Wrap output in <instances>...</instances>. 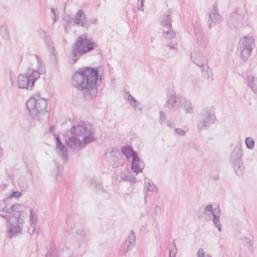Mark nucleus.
I'll use <instances>...</instances> for the list:
<instances>
[{
	"mask_svg": "<svg viewBox=\"0 0 257 257\" xmlns=\"http://www.w3.org/2000/svg\"><path fill=\"white\" fill-rule=\"evenodd\" d=\"M29 209L28 206L18 203L11 206L6 205L0 208V216L6 221L8 238L11 239L22 233L25 216Z\"/></svg>",
	"mask_w": 257,
	"mask_h": 257,
	"instance_id": "1",
	"label": "nucleus"
},
{
	"mask_svg": "<svg viewBox=\"0 0 257 257\" xmlns=\"http://www.w3.org/2000/svg\"><path fill=\"white\" fill-rule=\"evenodd\" d=\"M96 69L90 67L80 68L74 74L72 85L80 90H85L87 99L95 97L97 93V83L101 81Z\"/></svg>",
	"mask_w": 257,
	"mask_h": 257,
	"instance_id": "2",
	"label": "nucleus"
},
{
	"mask_svg": "<svg viewBox=\"0 0 257 257\" xmlns=\"http://www.w3.org/2000/svg\"><path fill=\"white\" fill-rule=\"evenodd\" d=\"M97 47L96 43L87 39L86 36H79L72 46L71 54L73 63L76 62L80 56Z\"/></svg>",
	"mask_w": 257,
	"mask_h": 257,
	"instance_id": "3",
	"label": "nucleus"
},
{
	"mask_svg": "<svg viewBox=\"0 0 257 257\" xmlns=\"http://www.w3.org/2000/svg\"><path fill=\"white\" fill-rule=\"evenodd\" d=\"M47 101L48 99L41 97L38 94H35L29 99L26 102V106L32 118L39 120L46 113Z\"/></svg>",
	"mask_w": 257,
	"mask_h": 257,
	"instance_id": "4",
	"label": "nucleus"
},
{
	"mask_svg": "<svg viewBox=\"0 0 257 257\" xmlns=\"http://www.w3.org/2000/svg\"><path fill=\"white\" fill-rule=\"evenodd\" d=\"M71 133L83 137V141H81L83 148L87 144L95 141L94 129L89 123H81L77 126H73Z\"/></svg>",
	"mask_w": 257,
	"mask_h": 257,
	"instance_id": "5",
	"label": "nucleus"
},
{
	"mask_svg": "<svg viewBox=\"0 0 257 257\" xmlns=\"http://www.w3.org/2000/svg\"><path fill=\"white\" fill-rule=\"evenodd\" d=\"M201 211H203V213L204 215L205 220H212L214 225L217 228L218 230L219 231L222 230L221 224L219 219L220 214L214 213L212 205L209 204L205 207L203 206L200 207L199 210L197 213V215L199 218L202 217V214L200 212Z\"/></svg>",
	"mask_w": 257,
	"mask_h": 257,
	"instance_id": "6",
	"label": "nucleus"
},
{
	"mask_svg": "<svg viewBox=\"0 0 257 257\" xmlns=\"http://www.w3.org/2000/svg\"><path fill=\"white\" fill-rule=\"evenodd\" d=\"M191 61L198 66L202 72V76L208 80H213L211 71H209V67L205 60H202V56L200 53L192 52L190 54Z\"/></svg>",
	"mask_w": 257,
	"mask_h": 257,
	"instance_id": "7",
	"label": "nucleus"
},
{
	"mask_svg": "<svg viewBox=\"0 0 257 257\" xmlns=\"http://www.w3.org/2000/svg\"><path fill=\"white\" fill-rule=\"evenodd\" d=\"M215 120V115L213 107H206L201 114L198 127L200 130H206L210 124L214 123Z\"/></svg>",
	"mask_w": 257,
	"mask_h": 257,
	"instance_id": "8",
	"label": "nucleus"
},
{
	"mask_svg": "<svg viewBox=\"0 0 257 257\" xmlns=\"http://www.w3.org/2000/svg\"><path fill=\"white\" fill-rule=\"evenodd\" d=\"M168 100L166 104L171 110L176 111L181 107V100L183 96L176 95L172 88L168 89Z\"/></svg>",
	"mask_w": 257,
	"mask_h": 257,
	"instance_id": "9",
	"label": "nucleus"
},
{
	"mask_svg": "<svg viewBox=\"0 0 257 257\" xmlns=\"http://www.w3.org/2000/svg\"><path fill=\"white\" fill-rule=\"evenodd\" d=\"M136 244V235L135 232L131 230L127 238L120 246L118 251L119 256L125 255L126 253L131 250Z\"/></svg>",
	"mask_w": 257,
	"mask_h": 257,
	"instance_id": "10",
	"label": "nucleus"
},
{
	"mask_svg": "<svg viewBox=\"0 0 257 257\" xmlns=\"http://www.w3.org/2000/svg\"><path fill=\"white\" fill-rule=\"evenodd\" d=\"M34 76L29 74L28 69L26 75H20L18 78V85L20 88H26L27 89H32L34 85L35 81H33Z\"/></svg>",
	"mask_w": 257,
	"mask_h": 257,
	"instance_id": "11",
	"label": "nucleus"
},
{
	"mask_svg": "<svg viewBox=\"0 0 257 257\" xmlns=\"http://www.w3.org/2000/svg\"><path fill=\"white\" fill-rule=\"evenodd\" d=\"M194 32L198 47L202 51L206 50L209 48V41L201 30L194 27Z\"/></svg>",
	"mask_w": 257,
	"mask_h": 257,
	"instance_id": "12",
	"label": "nucleus"
},
{
	"mask_svg": "<svg viewBox=\"0 0 257 257\" xmlns=\"http://www.w3.org/2000/svg\"><path fill=\"white\" fill-rule=\"evenodd\" d=\"M37 32L39 36L43 39L45 44L49 51L50 54L55 56L56 55V50L50 37L47 35L45 31L43 29L38 30Z\"/></svg>",
	"mask_w": 257,
	"mask_h": 257,
	"instance_id": "13",
	"label": "nucleus"
},
{
	"mask_svg": "<svg viewBox=\"0 0 257 257\" xmlns=\"http://www.w3.org/2000/svg\"><path fill=\"white\" fill-rule=\"evenodd\" d=\"M73 23L78 26L87 28L89 24L86 15L82 10H79L72 19Z\"/></svg>",
	"mask_w": 257,
	"mask_h": 257,
	"instance_id": "14",
	"label": "nucleus"
},
{
	"mask_svg": "<svg viewBox=\"0 0 257 257\" xmlns=\"http://www.w3.org/2000/svg\"><path fill=\"white\" fill-rule=\"evenodd\" d=\"M37 61V69L34 70L33 69L29 68V73L33 75L34 78H33V81L37 80L39 77L40 75L44 73L45 72V66L44 63L42 61L41 58L38 55H36Z\"/></svg>",
	"mask_w": 257,
	"mask_h": 257,
	"instance_id": "15",
	"label": "nucleus"
},
{
	"mask_svg": "<svg viewBox=\"0 0 257 257\" xmlns=\"http://www.w3.org/2000/svg\"><path fill=\"white\" fill-rule=\"evenodd\" d=\"M221 18L218 13L217 4H214L213 9L209 13V19L208 22V26L211 28L213 25L216 23H219L221 21Z\"/></svg>",
	"mask_w": 257,
	"mask_h": 257,
	"instance_id": "16",
	"label": "nucleus"
},
{
	"mask_svg": "<svg viewBox=\"0 0 257 257\" xmlns=\"http://www.w3.org/2000/svg\"><path fill=\"white\" fill-rule=\"evenodd\" d=\"M67 147L72 150L77 152L83 148L81 141L76 137H71L65 141Z\"/></svg>",
	"mask_w": 257,
	"mask_h": 257,
	"instance_id": "17",
	"label": "nucleus"
},
{
	"mask_svg": "<svg viewBox=\"0 0 257 257\" xmlns=\"http://www.w3.org/2000/svg\"><path fill=\"white\" fill-rule=\"evenodd\" d=\"M242 16L237 12L232 13L227 20V25L231 28H235L239 26L242 20Z\"/></svg>",
	"mask_w": 257,
	"mask_h": 257,
	"instance_id": "18",
	"label": "nucleus"
},
{
	"mask_svg": "<svg viewBox=\"0 0 257 257\" xmlns=\"http://www.w3.org/2000/svg\"><path fill=\"white\" fill-rule=\"evenodd\" d=\"M56 141V149L58 153L61 157L62 160L64 162H66L67 160V149L64 144H63L58 136L56 135L55 137Z\"/></svg>",
	"mask_w": 257,
	"mask_h": 257,
	"instance_id": "19",
	"label": "nucleus"
},
{
	"mask_svg": "<svg viewBox=\"0 0 257 257\" xmlns=\"http://www.w3.org/2000/svg\"><path fill=\"white\" fill-rule=\"evenodd\" d=\"M144 166V162L141 160L140 158L138 156H135V157L132 159V170L137 174L142 172Z\"/></svg>",
	"mask_w": 257,
	"mask_h": 257,
	"instance_id": "20",
	"label": "nucleus"
},
{
	"mask_svg": "<svg viewBox=\"0 0 257 257\" xmlns=\"http://www.w3.org/2000/svg\"><path fill=\"white\" fill-rule=\"evenodd\" d=\"M242 150L240 146L235 147L231 152L230 156V161L232 162H237L239 160H242Z\"/></svg>",
	"mask_w": 257,
	"mask_h": 257,
	"instance_id": "21",
	"label": "nucleus"
},
{
	"mask_svg": "<svg viewBox=\"0 0 257 257\" xmlns=\"http://www.w3.org/2000/svg\"><path fill=\"white\" fill-rule=\"evenodd\" d=\"M122 154L126 157L127 160L130 158L133 159L135 156H137L136 152L130 146H124L121 148Z\"/></svg>",
	"mask_w": 257,
	"mask_h": 257,
	"instance_id": "22",
	"label": "nucleus"
},
{
	"mask_svg": "<svg viewBox=\"0 0 257 257\" xmlns=\"http://www.w3.org/2000/svg\"><path fill=\"white\" fill-rule=\"evenodd\" d=\"M181 106L186 113H192L194 111V107L191 102L184 96L181 100Z\"/></svg>",
	"mask_w": 257,
	"mask_h": 257,
	"instance_id": "23",
	"label": "nucleus"
},
{
	"mask_svg": "<svg viewBox=\"0 0 257 257\" xmlns=\"http://www.w3.org/2000/svg\"><path fill=\"white\" fill-rule=\"evenodd\" d=\"M246 82L248 87L254 93L257 92V77L253 75H249L246 77Z\"/></svg>",
	"mask_w": 257,
	"mask_h": 257,
	"instance_id": "24",
	"label": "nucleus"
},
{
	"mask_svg": "<svg viewBox=\"0 0 257 257\" xmlns=\"http://www.w3.org/2000/svg\"><path fill=\"white\" fill-rule=\"evenodd\" d=\"M235 173L237 175L240 176L243 174L244 166L242 160H239L237 162H232Z\"/></svg>",
	"mask_w": 257,
	"mask_h": 257,
	"instance_id": "25",
	"label": "nucleus"
},
{
	"mask_svg": "<svg viewBox=\"0 0 257 257\" xmlns=\"http://www.w3.org/2000/svg\"><path fill=\"white\" fill-rule=\"evenodd\" d=\"M242 47L253 49L254 39L252 37H244L240 41Z\"/></svg>",
	"mask_w": 257,
	"mask_h": 257,
	"instance_id": "26",
	"label": "nucleus"
},
{
	"mask_svg": "<svg viewBox=\"0 0 257 257\" xmlns=\"http://www.w3.org/2000/svg\"><path fill=\"white\" fill-rule=\"evenodd\" d=\"M172 22L171 17L169 15H164L161 16V23L162 25L165 26L168 29L172 28Z\"/></svg>",
	"mask_w": 257,
	"mask_h": 257,
	"instance_id": "27",
	"label": "nucleus"
},
{
	"mask_svg": "<svg viewBox=\"0 0 257 257\" xmlns=\"http://www.w3.org/2000/svg\"><path fill=\"white\" fill-rule=\"evenodd\" d=\"M120 177L122 181H126L132 183H134L137 181L136 178L130 172L127 173L121 172Z\"/></svg>",
	"mask_w": 257,
	"mask_h": 257,
	"instance_id": "28",
	"label": "nucleus"
},
{
	"mask_svg": "<svg viewBox=\"0 0 257 257\" xmlns=\"http://www.w3.org/2000/svg\"><path fill=\"white\" fill-rule=\"evenodd\" d=\"M144 186L145 189H146L147 191L155 192L157 190V188L155 184L149 180L147 182H145Z\"/></svg>",
	"mask_w": 257,
	"mask_h": 257,
	"instance_id": "29",
	"label": "nucleus"
},
{
	"mask_svg": "<svg viewBox=\"0 0 257 257\" xmlns=\"http://www.w3.org/2000/svg\"><path fill=\"white\" fill-rule=\"evenodd\" d=\"M240 56L243 60H246L250 55L252 48L241 47Z\"/></svg>",
	"mask_w": 257,
	"mask_h": 257,
	"instance_id": "30",
	"label": "nucleus"
},
{
	"mask_svg": "<svg viewBox=\"0 0 257 257\" xmlns=\"http://www.w3.org/2000/svg\"><path fill=\"white\" fill-rule=\"evenodd\" d=\"M0 34L5 40H9L10 39V36L6 26L2 25L1 27Z\"/></svg>",
	"mask_w": 257,
	"mask_h": 257,
	"instance_id": "31",
	"label": "nucleus"
},
{
	"mask_svg": "<svg viewBox=\"0 0 257 257\" xmlns=\"http://www.w3.org/2000/svg\"><path fill=\"white\" fill-rule=\"evenodd\" d=\"M30 224L32 226L33 224H36L37 222V217L35 212L32 208H30Z\"/></svg>",
	"mask_w": 257,
	"mask_h": 257,
	"instance_id": "32",
	"label": "nucleus"
},
{
	"mask_svg": "<svg viewBox=\"0 0 257 257\" xmlns=\"http://www.w3.org/2000/svg\"><path fill=\"white\" fill-rule=\"evenodd\" d=\"M176 35V33L173 31L168 29V31H165L163 32L162 36L164 38L172 39H173Z\"/></svg>",
	"mask_w": 257,
	"mask_h": 257,
	"instance_id": "33",
	"label": "nucleus"
},
{
	"mask_svg": "<svg viewBox=\"0 0 257 257\" xmlns=\"http://www.w3.org/2000/svg\"><path fill=\"white\" fill-rule=\"evenodd\" d=\"M246 147L248 149H252L254 147V141L250 137L246 138L245 139Z\"/></svg>",
	"mask_w": 257,
	"mask_h": 257,
	"instance_id": "34",
	"label": "nucleus"
},
{
	"mask_svg": "<svg viewBox=\"0 0 257 257\" xmlns=\"http://www.w3.org/2000/svg\"><path fill=\"white\" fill-rule=\"evenodd\" d=\"M55 165L57 168V173L56 175V179L58 181H60L62 179V175L61 173V171L62 169V165H59L57 163L55 162Z\"/></svg>",
	"mask_w": 257,
	"mask_h": 257,
	"instance_id": "35",
	"label": "nucleus"
},
{
	"mask_svg": "<svg viewBox=\"0 0 257 257\" xmlns=\"http://www.w3.org/2000/svg\"><path fill=\"white\" fill-rule=\"evenodd\" d=\"M177 249L175 243L172 242L169 246V255L176 256Z\"/></svg>",
	"mask_w": 257,
	"mask_h": 257,
	"instance_id": "36",
	"label": "nucleus"
},
{
	"mask_svg": "<svg viewBox=\"0 0 257 257\" xmlns=\"http://www.w3.org/2000/svg\"><path fill=\"white\" fill-rule=\"evenodd\" d=\"M22 194L21 192L15 191H12L7 197V199H11L12 198H19L21 197Z\"/></svg>",
	"mask_w": 257,
	"mask_h": 257,
	"instance_id": "37",
	"label": "nucleus"
},
{
	"mask_svg": "<svg viewBox=\"0 0 257 257\" xmlns=\"http://www.w3.org/2000/svg\"><path fill=\"white\" fill-rule=\"evenodd\" d=\"M131 105L133 106L134 109L136 111H142L141 105L140 102L136 100L134 102L131 104Z\"/></svg>",
	"mask_w": 257,
	"mask_h": 257,
	"instance_id": "38",
	"label": "nucleus"
},
{
	"mask_svg": "<svg viewBox=\"0 0 257 257\" xmlns=\"http://www.w3.org/2000/svg\"><path fill=\"white\" fill-rule=\"evenodd\" d=\"M76 233L80 236H86L89 235V232L83 229H79L77 230L76 232Z\"/></svg>",
	"mask_w": 257,
	"mask_h": 257,
	"instance_id": "39",
	"label": "nucleus"
},
{
	"mask_svg": "<svg viewBox=\"0 0 257 257\" xmlns=\"http://www.w3.org/2000/svg\"><path fill=\"white\" fill-rule=\"evenodd\" d=\"M159 113H160L159 122L161 124H162L166 120V115L163 111H160Z\"/></svg>",
	"mask_w": 257,
	"mask_h": 257,
	"instance_id": "40",
	"label": "nucleus"
},
{
	"mask_svg": "<svg viewBox=\"0 0 257 257\" xmlns=\"http://www.w3.org/2000/svg\"><path fill=\"white\" fill-rule=\"evenodd\" d=\"M53 247L52 246V250L50 251L48 250V252L46 255V257H54L56 255V253L55 252L56 251L55 248H53ZM47 249H48L47 248Z\"/></svg>",
	"mask_w": 257,
	"mask_h": 257,
	"instance_id": "41",
	"label": "nucleus"
},
{
	"mask_svg": "<svg viewBox=\"0 0 257 257\" xmlns=\"http://www.w3.org/2000/svg\"><path fill=\"white\" fill-rule=\"evenodd\" d=\"M57 11V9L55 8H51V13L52 14V18L53 20L54 23L56 22V12Z\"/></svg>",
	"mask_w": 257,
	"mask_h": 257,
	"instance_id": "42",
	"label": "nucleus"
},
{
	"mask_svg": "<svg viewBox=\"0 0 257 257\" xmlns=\"http://www.w3.org/2000/svg\"><path fill=\"white\" fill-rule=\"evenodd\" d=\"M175 133L181 136H184L186 134V131L179 128H177L175 129Z\"/></svg>",
	"mask_w": 257,
	"mask_h": 257,
	"instance_id": "43",
	"label": "nucleus"
},
{
	"mask_svg": "<svg viewBox=\"0 0 257 257\" xmlns=\"http://www.w3.org/2000/svg\"><path fill=\"white\" fill-rule=\"evenodd\" d=\"M145 0H138V9L139 11H144V3Z\"/></svg>",
	"mask_w": 257,
	"mask_h": 257,
	"instance_id": "44",
	"label": "nucleus"
},
{
	"mask_svg": "<svg viewBox=\"0 0 257 257\" xmlns=\"http://www.w3.org/2000/svg\"><path fill=\"white\" fill-rule=\"evenodd\" d=\"M197 255V257H205L204 250L201 248H199L198 250Z\"/></svg>",
	"mask_w": 257,
	"mask_h": 257,
	"instance_id": "45",
	"label": "nucleus"
},
{
	"mask_svg": "<svg viewBox=\"0 0 257 257\" xmlns=\"http://www.w3.org/2000/svg\"><path fill=\"white\" fill-rule=\"evenodd\" d=\"M170 49H177V44H170L165 46Z\"/></svg>",
	"mask_w": 257,
	"mask_h": 257,
	"instance_id": "46",
	"label": "nucleus"
},
{
	"mask_svg": "<svg viewBox=\"0 0 257 257\" xmlns=\"http://www.w3.org/2000/svg\"><path fill=\"white\" fill-rule=\"evenodd\" d=\"M127 99L128 100V101L130 102V104L134 102L135 101H136L137 100L132 96L131 95L130 93H128V97H127Z\"/></svg>",
	"mask_w": 257,
	"mask_h": 257,
	"instance_id": "47",
	"label": "nucleus"
},
{
	"mask_svg": "<svg viewBox=\"0 0 257 257\" xmlns=\"http://www.w3.org/2000/svg\"><path fill=\"white\" fill-rule=\"evenodd\" d=\"M161 208L158 205H156L154 208V212L156 214H159L161 213Z\"/></svg>",
	"mask_w": 257,
	"mask_h": 257,
	"instance_id": "48",
	"label": "nucleus"
},
{
	"mask_svg": "<svg viewBox=\"0 0 257 257\" xmlns=\"http://www.w3.org/2000/svg\"><path fill=\"white\" fill-rule=\"evenodd\" d=\"M32 229H31V228H28V232H29L30 234H31L32 233L34 232V231H35V226H32Z\"/></svg>",
	"mask_w": 257,
	"mask_h": 257,
	"instance_id": "49",
	"label": "nucleus"
},
{
	"mask_svg": "<svg viewBox=\"0 0 257 257\" xmlns=\"http://www.w3.org/2000/svg\"><path fill=\"white\" fill-rule=\"evenodd\" d=\"M167 125L168 126H169L170 127H174V123L170 121H167Z\"/></svg>",
	"mask_w": 257,
	"mask_h": 257,
	"instance_id": "50",
	"label": "nucleus"
},
{
	"mask_svg": "<svg viewBox=\"0 0 257 257\" xmlns=\"http://www.w3.org/2000/svg\"><path fill=\"white\" fill-rule=\"evenodd\" d=\"M92 183L94 184L95 186L98 187L101 186V183L100 182L96 183L95 181H94L93 182L92 180Z\"/></svg>",
	"mask_w": 257,
	"mask_h": 257,
	"instance_id": "51",
	"label": "nucleus"
},
{
	"mask_svg": "<svg viewBox=\"0 0 257 257\" xmlns=\"http://www.w3.org/2000/svg\"><path fill=\"white\" fill-rule=\"evenodd\" d=\"M54 131V128L53 126H50L49 127V132L51 133H53Z\"/></svg>",
	"mask_w": 257,
	"mask_h": 257,
	"instance_id": "52",
	"label": "nucleus"
},
{
	"mask_svg": "<svg viewBox=\"0 0 257 257\" xmlns=\"http://www.w3.org/2000/svg\"><path fill=\"white\" fill-rule=\"evenodd\" d=\"M91 23H93V24H95L96 21H97V19L96 18H93L92 19H91Z\"/></svg>",
	"mask_w": 257,
	"mask_h": 257,
	"instance_id": "53",
	"label": "nucleus"
},
{
	"mask_svg": "<svg viewBox=\"0 0 257 257\" xmlns=\"http://www.w3.org/2000/svg\"><path fill=\"white\" fill-rule=\"evenodd\" d=\"M248 242L249 243V244H250V245H251V240L248 239Z\"/></svg>",
	"mask_w": 257,
	"mask_h": 257,
	"instance_id": "54",
	"label": "nucleus"
},
{
	"mask_svg": "<svg viewBox=\"0 0 257 257\" xmlns=\"http://www.w3.org/2000/svg\"><path fill=\"white\" fill-rule=\"evenodd\" d=\"M101 190H102V191L103 192H106V191H105L104 189L101 188Z\"/></svg>",
	"mask_w": 257,
	"mask_h": 257,
	"instance_id": "55",
	"label": "nucleus"
},
{
	"mask_svg": "<svg viewBox=\"0 0 257 257\" xmlns=\"http://www.w3.org/2000/svg\"><path fill=\"white\" fill-rule=\"evenodd\" d=\"M205 257H211V256L209 254H207L205 255Z\"/></svg>",
	"mask_w": 257,
	"mask_h": 257,
	"instance_id": "56",
	"label": "nucleus"
},
{
	"mask_svg": "<svg viewBox=\"0 0 257 257\" xmlns=\"http://www.w3.org/2000/svg\"><path fill=\"white\" fill-rule=\"evenodd\" d=\"M146 197H147V195H145V202H146Z\"/></svg>",
	"mask_w": 257,
	"mask_h": 257,
	"instance_id": "57",
	"label": "nucleus"
},
{
	"mask_svg": "<svg viewBox=\"0 0 257 257\" xmlns=\"http://www.w3.org/2000/svg\"><path fill=\"white\" fill-rule=\"evenodd\" d=\"M169 257H176L175 256H173V255H169Z\"/></svg>",
	"mask_w": 257,
	"mask_h": 257,
	"instance_id": "58",
	"label": "nucleus"
},
{
	"mask_svg": "<svg viewBox=\"0 0 257 257\" xmlns=\"http://www.w3.org/2000/svg\"><path fill=\"white\" fill-rule=\"evenodd\" d=\"M214 179H217L218 178L217 177H215L214 178H213Z\"/></svg>",
	"mask_w": 257,
	"mask_h": 257,
	"instance_id": "59",
	"label": "nucleus"
}]
</instances>
